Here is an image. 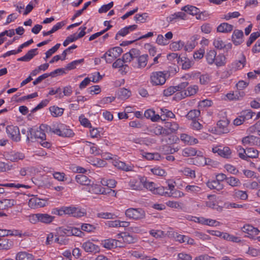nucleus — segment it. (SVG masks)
<instances>
[{"mask_svg": "<svg viewBox=\"0 0 260 260\" xmlns=\"http://www.w3.org/2000/svg\"><path fill=\"white\" fill-rule=\"evenodd\" d=\"M201 114L199 110H191L187 114L186 117L190 120H196V119Z\"/></svg>", "mask_w": 260, "mask_h": 260, "instance_id": "c9c22d12", "label": "nucleus"}, {"mask_svg": "<svg viewBox=\"0 0 260 260\" xmlns=\"http://www.w3.org/2000/svg\"><path fill=\"white\" fill-rule=\"evenodd\" d=\"M60 46V44L57 43L52 48L48 50L46 53V58H48L50 57L53 53H54L59 48Z\"/></svg>", "mask_w": 260, "mask_h": 260, "instance_id": "e2e57ef3", "label": "nucleus"}, {"mask_svg": "<svg viewBox=\"0 0 260 260\" xmlns=\"http://www.w3.org/2000/svg\"><path fill=\"white\" fill-rule=\"evenodd\" d=\"M150 170L153 174L157 176H165L166 174V171L160 167H155L151 169Z\"/></svg>", "mask_w": 260, "mask_h": 260, "instance_id": "5fc2aeb1", "label": "nucleus"}, {"mask_svg": "<svg viewBox=\"0 0 260 260\" xmlns=\"http://www.w3.org/2000/svg\"><path fill=\"white\" fill-rule=\"evenodd\" d=\"M246 159L248 161V158H256L258 157V152L253 148H247Z\"/></svg>", "mask_w": 260, "mask_h": 260, "instance_id": "72a5a7b5", "label": "nucleus"}, {"mask_svg": "<svg viewBox=\"0 0 260 260\" xmlns=\"http://www.w3.org/2000/svg\"><path fill=\"white\" fill-rule=\"evenodd\" d=\"M16 204V201L12 199H5L0 201V210H5L11 208Z\"/></svg>", "mask_w": 260, "mask_h": 260, "instance_id": "a878e982", "label": "nucleus"}, {"mask_svg": "<svg viewBox=\"0 0 260 260\" xmlns=\"http://www.w3.org/2000/svg\"><path fill=\"white\" fill-rule=\"evenodd\" d=\"M123 242L126 244H132L136 242V239L133 236L127 234L126 233H123V236H122Z\"/></svg>", "mask_w": 260, "mask_h": 260, "instance_id": "c03bdc74", "label": "nucleus"}, {"mask_svg": "<svg viewBox=\"0 0 260 260\" xmlns=\"http://www.w3.org/2000/svg\"><path fill=\"white\" fill-rule=\"evenodd\" d=\"M186 15L184 12H178L170 15L168 18L169 19V21L170 22H172L174 21L175 19L178 18L185 20L186 19Z\"/></svg>", "mask_w": 260, "mask_h": 260, "instance_id": "c756f323", "label": "nucleus"}, {"mask_svg": "<svg viewBox=\"0 0 260 260\" xmlns=\"http://www.w3.org/2000/svg\"><path fill=\"white\" fill-rule=\"evenodd\" d=\"M181 10L190 15H196L197 19L205 20L207 17V13L205 11L201 12L199 9L191 5L185 6L181 8Z\"/></svg>", "mask_w": 260, "mask_h": 260, "instance_id": "f03ea898", "label": "nucleus"}, {"mask_svg": "<svg viewBox=\"0 0 260 260\" xmlns=\"http://www.w3.org/2000/svg\"><path fill=\"white\" fill-rule=\"evenodd\" d=\"M39 128L41 129V131H42L44 132V134L45 133H53L54 134V131L55 129H56V127L54 125L52 127L46 124H42L40 125Z\"/></svg>", "mask_w": 260, "mask_h": 260, "instance_id": "ea45409f", "label": "nucleus"}, {"mask_svg": "<svg viewBox=\"0 0 260 260\" xmlns=\"http://www.w3.org/2000/svg\"><path fill=\"white\" fill-rule=\"evenodd\" d=\"M46 134H44V132L41 131L39 127L37 129L29 128L27 131V141H33L34 140L36 139H40L43 141L46 140Z\"/></svg>", "mask_w": 260, "mask_h": 260, "instance_id": "7ed1b4c3", "label": "nucleus"}, {"mask_svg": "<svg viewBox=\"0 0 260 260\" xmlns=\"http://www.w3.org/2000/svg\"><path fill=\"white\" fill-rule=\"evenodd\" d=\"M148 17V14L146 13H144L142 14H136L134 17V19L136 21H139L141 23H144L146 21Z\"/></svg>", "mask_w": 260, "mask_h": 260, "instance_id": "052dcab7", "label": "nucleus"}, {"mask_svg": "<svg viewBox=\"0 0 260 260\" xmlns=\"http://www.w3.org/2000/svg\"><path fill=\"white\" fill-rule=\"evenodd\" d=\"M81 229L83 231L90 233L94 231V230L95 229V227L92 224L88 223H83L81 226Z\"/></svg>", "mask_w": 260, "mask_h": 260, "instance_id": "bf43d9fd", "label": "nucleus"}, {"mask_svg": "<svg viewBox=\"0 0 260 260\" xmlns=\"http://www.w3.org/2000/svg\"><path fill=\"white\" fill-rule=\"evenodd\" d=\"M49 110L52 116L55 117L61 116L64 111L63 109L55 106L50 107Z\"/></svg>", "mask_w": 260, "mask_h": 260, "instance_id": "c85d7f7f", "label": "nucleus"}, {"mask_svg": "<svg viewBox=\"0 0 260 260\" xmlns=\"http://www.w3.org/2000/svg\"><path fill=\"white\" fill-rule=\"evenodd\" d=\"M243 32L241 30L235 29L232 35V41L235 45L241 44L243 41Z\"/></svg>", "mask_w": 260, "mask_h": 260, "instance_id": "2eb2a0df", "label": "nucleus"}, {"mask_svg": "<svg viewBox=\"0 0 260 260\" xmlns=\"http://www.w3.org/2000/svg\"><path fill=\"white\" fill-rule=\"evenodd\" d=\"M253 114H255V113L252 112L250 110H246L243 111L241 113V115L244 119V120L245 121L251 119Z\"/></svg>", "mask_w": 260, "mask_h": 260, "instance_id": "13d9d810", "label": "nucleus"}, {"mask_svg": "<svg viewBox=\"0 0 260 260\" xmlns=\"http://www.w3.org/2000/svg\"><path fill=\"white\" fill-rule=\"evenodd\" d=\"M213 45L216 48L219 50H221L226 47L225 44L220 38L215 39L213 42Z\"/></svg>", "mask_w": 260, "mask_h": 260, "instance_id": "0e129e2a", "label": "nucleus"}, {"mask_svg": "<svg viewBox=\"0 0 260 260\" xmlns=\"http://www.w3.org/2000/svg\"><path fill=\"white\" fill-rule=\"evenodd\" d=\"M7 159L11 161L15 162L19 160H22L25 158L24 153L18 151H11L6 155Z\"/></svg>", "mask_w": 260, "mask_h": 260, "instance_id": "9b49d317", "label": "nucleus"}, {"mask_svg": "<svg viewBox=\"0 0 260 260\" xmlns=\"http://www.w3.org/2000/svg\"><path fill=\"white\" fill-rule=\"evenodd\" d=\"M86 215V212L84 209L76 207L74 211L72 216L74 217H81Z\"/></svg>", "mask_w": 260, "mask_h": 260, "instance_id": "680f3d73", "label": "nucleus"}, {"mask_svg": "<svg viewBox=\"0 0 260 260\" xmlns=\"http://www.w3.org/2000/svg\"><path fill=\"white\" fill-rule=\"evenodd\" d=\"M6 133L8 137L14 142H19L21 140V136L19 127L12 125H8L6 127Z\"/></svg>", "mask_w": 260, "mask_h": 260, "instance_id": "39448f33", "label": "nucleus"}, {"mask_svg": "<svg viewBox=\"0 0 260 260\" xmlns=\"http://www.w3.org/2000/svg\"><path fill=\"white\" fill-rule=\"evenodd\" d=\"M82 247L87 252H96L99 251V247L93 243L87 241L83 243Z\"/></svg>", "mask_w": 260, "mask_h": 260, "instance_id": "a211bd4d", "label": "nucleus"}, {"mask_svg": "<svg viewBox=\"0 0 260 260\" xmlns=\"http://www.w3.org/2000/svg\"><path fill=\"white\" fill-rule=\"evenodd\" d=\"M113 165L118 169L125 172L133 171L134 166L133 165L126 164L123 161L116 160L113 162Z\"/></svg>", "mask_w": 260, "mask_h": 260, "instance_id": "f3484780", "label": "nucleus"}, {"mask_svg": "<svg viewBox=\"0 0 260 260\" xmlns=\"http://www.w3.org/2000/svg\"><path fill=\"white\" fill-rule=\"evenodd\" d=\"M39 222L46 224L51 223L54 219V216L47 213H39Z\"/></svg>", "mask_w": 260, "mask_h": 260, "instance_id": "bb28decb", "label": "nucleus"}, {"mask_svg": "<svg viewBox=\"0 0 260 260\" xmlns=\"http://www.w3.org/2000/svg\"><path fill=\"white\" fill-rule=\"evenodd\" d=\"M16 260H34V256L26 251L18 252L15 256Z\"/></svg>", "mask_w": 260, "mask_h": 260, "instance_id": "412c9836", "label": "nucleus"}, {"mask_svg": "<svg viewBox=\"0 0 260 260\" xmlns=\"http://www.w3.org/2000/svg\"><path fill=\"white\" fill-rule=\"evenodd\" d=\"M120 241L113 239H106L102 242L103 246L108 249H111L116 247H122L123 245L119 244Z\"/></svg>", "mask_w": 260, "mask_h": 260, "instance_id": "1a4fd4ad", "label": "nucleus"}, {"mask_svg": "<svg viewBox=\"0 0 260 260\" xmlns=\"http://www.w3.org/2000/svg\"><path fill=\"white\" fill-rule=\"evenodd\" d=\"M194 162H196L198 165L204 166L208 165L207 159L203 156H199L198 154L197 156L194 158Z\"/></svg>", "mask_w": 260, "mask_h": 260, "instance_id": "864d4df0", "label": "nucleus"}, {"mask_svg": "<svg viewBox=\"0 0 260 260\" xmlns=\"http://www.w3.org/2000/svg\"><path fill=\"white\" fill-rule=\"evenodd\" d=\"M185 190L188 192L197 193L201 191V188L195 185H188L185 188Z\"/></svg>", "mask_w": 260, "mask_h": 260, "instance_id": "a18cd8bd", "label": "nucleus"}, {"mask_svg": "<svg viewBox=\"0 0 260 260\" xmlns=\"http://www.w3.org/2000/svg\"><path fill=\"white\" fill-rule=\"evenodd\" d=\"M226 58L222 54H219L215 57V63L217 67H221L225 64Z\"/></svg>", "mask_w": 260, "mask_h": 260, "instance_id": "58836bf2", "label": "nucleus"}, {"mask_svg": "<svg viewBox=\"0 0 260 260\" xmlns=\"http://www.w3.org/2000/svg\"><path fill=\"white\" fill-rule=\"evenodd\" d=\"M84 62V59L82 58L79 60H76L72 61L68 63L66 67L65 70H71L75 69L77 66L83 63Z\"/></svg>", "mask_w": 260, "mask_h": 260, "instance_id": "79ce46f5", "label": "nucleus"}, {"mask_svg": "<svg viewBox=\"0 0 260 260\" xmlns=\"http://www.w3.org/2000/svg\"><path fill=\"white\" fill-rule=\"evenodd\" d=\"M246 63V57L243 54L238 60H236L231 64V69L233 71H237L243 69Z\"/></svg>", "mask_w": 260, "mask_h": 260, "instance_id": "ddd939ff", "label": "nucleus"}, {"mask_svg": "<svg viewBox=\"0 0 260 260\" xmlns=\"http://www.w3.org/2000/svg\"><path fill=\"white\" fill-rule=\"evenodd\" d=\"M148 57L147 54L140 55L137 58V67L138 68H144L147 63Z\"/></svg>", "mask_w": 260, "mask_h": 260, "instance_id": "cd10ccee", "label": "nucleus"}, {"mask_svg": "<svg viewBox=\"0 0 260 260\" xmlns=\"http://www.w3.org/2000/svg\"><path fill=\"white\" fill-rule=\"evenodd\" d=\"M234 196L235 198L243 200H246L248 198V195L246 191L240 190H235L234 192Z\"/></svg>", "mask_w": 260, "mask_h": 260, "instance_id": "09e8293b", "label": "nucleus"}, {"mask_svg": "<svg viewBox=\"0 0 260 260\" xmlns=\"http://www.w3.org/2000/svg\"><path fill=\"white\" fill-rule=\"evenodd\" d=\"M83 190H87L88 192L95 193V194H100V193H104V191L102 190L101 188V186L97 184H90L88 185L87 186H84L83 188Z\"/></svg>", "mask_w": 260, "mask_h": 260, "instance_id": "6ab92c4d", "label": "nucleus"}, {"mask_svg": "<svg viewBox=\"0 0 260 260\" xmlns=\"http://www.w3.org/2000/svg\"><path fill=\"white\" fill-rule=\"evenodd\" d=\"M131 92L124 88H120L117 92L118 96L121 99H126L131 96Z\"/></svg>", "mask_w": 260, "mask_h": 260, "instance_id": "473e14b6", "label": "nucleus"}, {"mask_svg": "<svg viewBox=\"0 0 260 260\" xmlns=\"http://www.w3.org/2000/svg\"><path fill=\"white\" fill-rule=\"evenodd\" d=\"M46 201L38 198H31L28 202L29 207L34 208L43 207L46 206Z\"/></svg>", "mask_w": 260, "mask_h": 260, "instance_id": "f8f14e48", "label": "nucleus"}, {"mask_svg": "<svg viewBox=\"0 0 260 260\" xmlns=\"http://www.w3.org/2000/svg\"><path fill=\"white\" fill-rule=\"evenodd\" d=\"M166 189H167V188L163 186L156 187V188L153 193L159 194L160 196H165L168 197L173 196V193L170 194L171 192H168V191L165 190Z\"/></svg>", "mask_w": 260, "mask_h": 260, "instance_id": "f704fd0d", "label": "nucleus"}, {"mask_svg": "<svg viewBox=\"0 0 260 260\" xmlns=\"http://www.w3.org/2000/svg\"><path fill=\"white\" fill-rule=\"evenodd\" d=\"M229 121L228 120H221L217 122V126L219 132L222 134H226L229 132L228 128Z\"/></svg>", "mask_w": 260, "mask_h": 260, "instance_id": "aec40b11", "label": "nucleus"}, {"mask_svg": "<svg viewBox=\"0 0 260 260\" xmlns=\"http://www.w3.org/2000/svg\"><path fill=\"white\" fill-rule=\"evenodd\" d=\"M58 234L60 235L61 236H71V226H67V227H60L58 229Z\"/></svg>", "mask_w": 260, "mask_h": 260, "instance_id": "8fccbe9b", "label": "nucleus"}, {"mask_svg": "<svg viewBox=\"0 0 260 260\" xmlns=\"http://www.w3.org/2000/svg\"><path fill=\"white\" fill-rule=\"evenodd\" d=\"M216 54L217 53L214 50H211L207 53L206 57L209 64H212L214 62Z\"/></svg>", "mask_w": 260, "mask_h": 260, "instance_id": "7c9ffc66", "label": "nucleus"}, {"mask_svg": "<svg viewBox=\"0 0 260 260\" xmlns=\"http://www.w3.org/2000/svg\"><path fill=\"white\" fill-rule=\"evenodd\" d=\"M116 181L114 179L106 180L103 179L101 183L103 185L107 186L109 188H114L116 186Z\"/></svg>", "mask_w": 260, "mask_h": 260, "instance_id": "49530a36", "label": "nucleus"}, {"mask_svg": "<svg viewBox=\"0 0 260 260\" xmlns=\"http://www.w3.org/2000/svg\"><path fill=\"white\" fill-rule=\"evenodd\" d=\"M237 150L238 152V155L239 157L243 159H246V153H247V148L244 149L241 146H238L237 147Z\"/></svg>", "mask_w": 260, "mask_h": 260, "instance_id": "de8ad7c7", "label": "nucleus"}, {"mask_svg": "<svg viewBox=\"0 0 260 260\" xmlns=\"http://www.w3.org/2000/svg\"><path fill=\"white\" fill-rule=\"evenodd\" d=\"M165 127L172 133H176L179 127L178 124L176 122H166Z\"/></svg>", "mask_w": 260, "mask_h": 260, "instance_id": "2f4dec72", "label": "nucleus"}, {"mask_svg": "<svg viewBox=\"0 0 260 260\" xmlns=\"http://www.w3.org/2000/svg\"><path fill=\"white\" fill-rule=\"evenodd\" d=\"M143 185V187H145L146 188L149 189L153 193H154L156 188V185L154 183L152 182L146 181L144 178Z\"/></svg>", "mask_w": 260, "mask_h": 260, "instance_id": "3c124183", "label": "nucleus"}, {"mask_svg": "<svg viewBox=\"0 0 260 260\" xmlns=\"http://www.w3.org/2000/svg\"><path fill=\"white\" fill-rule=\"evenodd\" d=\"M248 131L250 133L260 136V121L249 127Z\"/></svg>", "mask_w": 260, "mask_h": 260, "instance_id": "4c0bfd02", "label": "nucleus"}, {"mask_svg": "<svg viewBox=\"0 0 260 260\" xmlns=\"http://www.w3.org/2000/svg\"><path fill=\"white\" fill-rule=\"evenodd\" d=\"M226 182L229 185L233 187L238 186L241 185L240 180L234 177H228Z\"/></svg>", "mask_w": 260, "mask_h": 260, "instance_id": "a19ab883", "label": "nucleus"}, {"mask_svg": "<svg viewBox=\"0 0 260 260\" xmlns=\"http://www.w3.org/2000/svg\"><path fill=\"white\" fill-rule=\"evenodd\" d=\"M150 79V82L153 85H161L166 82V74L161 71L152 72Z\"/></svg>", "mask_w": 260, "mask_h": 260, "instance_id": "20e7f679", "label": "nucleus"}, {"mask_svg": "<svg viewBox=\"0 0 260 260\" xmlns=\"http://www.w3.org/2000/svg\"><path fill=\"white\" fill-rule=\"evenodd\" d=\"M38 49H32L29 50L23 56L17 59L18 61H28L31 60L37 54Z\"/></svg>", "mask_w": 260, "mask_h": 260, "instance_id": "4be33fe9", "label": "nucleus"}, {"mask_svg": "<svg viewBox=\"0 0 260 260\" xmlns=\"http://www.w3.org/2000/svg\"><path fill=\"white\" fill-rule=\"evenodd\" d=\"M112 27V25H109L108 28H106L105 29L100 31L96 32L93 35H92L89 38V41H91L97 38L98 37L101 36V35H103L105 32L107 31L109 29H110Z\"/></svg>", "mask_w": 260, "mask_h": 260, "instance_id": "4d7b16f0", "label": "nucleus"}, {"mask_svg": "<svg viewBox=\"0 0 260 260\" xmlns=\"http://www.w3.org/2000/svg\"><path fill=\"white\" fill-rule=\"evenodd\" d=\"M184 46V43L181 42V41H179L178 42H174L170 44V48L174 50V51H177L181 50L182 47Z\"/></svg>", "mask_w": 260, "mask_h": 260, "instance_id": "603ef678", "label": "nucleus"}, {"mask_svg": "<svg viewBox=\"0 0 260 260\" xmlns=\"http://www.w3.org/2000/svg\"><path fill=\"white\" fill-rule=\"evenodd\" d=\"M122 52V49L120 47H115L110 49L107 51L109 57V58L107 59V63H111L115 59L119 57Z\"/></svg>", "mask_w": 260, "mask_h": 260, "instance_id": "0eeeda50", "label": "nucleus"}, {"mask_svg": "<svg viewBox=\"0 0 260 260\" xmlns=\"http://www.w3.org/2000/svg\"><path fill=\"white\" fill-rule=\"evenodd\" d=\"M97 217L103 219H114L117 216L111 212H100L97 214Z\"/></svg>", "mask_w": 260, "mask_h": 260, "instance_id": "37998d69", "label": "nucleus"}, {"mask_svg": "<svg viewBox=\"0 0 260 260\" xmlns=\"http://www.w3.org/2000/svg\"><path fill=\"white\" fill-rule=\"evenodd\" d=\"M49 103V101L48 100H45L42 101L40 103H39L36 107L33 108L31 110V113H35L38 110L41 109L44 107L46 106Z\"/></svg>", "mask_w": 260, "mask_h": 260, "instance_id": "69168bd1", "label": "nucleus"}, {"mask_svg": "<svg viewBox=\"0 0 260 260\" xmlns=\"http://www.w3.org/2000/svg\"><path fill=\"white\" fill-rule=\"evenodd\" d=\"M259 37H260V32H252L247 41L246 44L248 47L250 46L251 44Z\"/></svg>", "mask_w": 260, "mask_h": 260, "instance_id": "6e6d98bb", "label": "nucleus"}, {"mask_svg": "<svg viewBox=\"0 0 260 260\" xmlns=\"http://www.w3.org/2000/svg\"><path fill=\"white\" fill-rule=\"evenodd\" d=\"M242 230L243 232L248 234V235L246 236L247 237L251 239H253L259 233V230L257 228H254L250 224L244 225L242 228Z\"/></svg>", "mask_w": 260, "mask_h": 260, "instance_id": "9d476101", "label": "nucleus"}, {"mask_svg": "<svg viewBox=\"0 0 260 260\" xmlns=\"http://www.w3.org/2000/svg\"><path fill=\"white\" fill-rule=\"evenodd\" d=\"M258 139V138L254 136H249L243 138L242 141L244 145H252L255 141H257Z\"/></svg>", "mask_w": 260, "mask_h": 260, "instance_id": "e433bc0d", "label": "nucleus"}, {"mask_svg": "<svg viewBox=\"0 0 260 260\" xmlns=\"http://www.w3.org/2000/svg\"><path fill=\"white\" fill-rule=\"evenodd\" d=\"M233 28V26L228 23H221L217 28V31L220 32L228 33L231 32Z\"/></svg>", "mask_w": 260, "mask_h": 260, "instance_id": "393cba45", "label": "nucleus"}, {"mask_svg": "<svg viewBox=\"0 0 260 260\" xmlns=\"http://www.w3.org/2000/svg\"><path fill=\"white\" fill-rule=\"evenodd\" d=\"M198 86L196 85H191L187 88L186 90L178 93L176 94H180L181 98H184L186 96H190L194 95L198 91Z\"/></svg>", "mask_w": 260, "mask_h": 260, "instance_id": "4468645a", "label": "nucleus"}, {"mask_svg": "<svg viewBox=\"0 0 260 260\" xmlns=\"http://www.w3.org/2000/svg\"><path fill=\"white\" fill-rule=\"evenodd\" d=\"M76 181L85 186H87L90 183V180L85 175L83 174H78L76 176Z\"/></svg>", "mask_w": 260, "mask_h": 260, "instance_id": "b1692460", "label": "nucleus"}, {"mask_svg": "<svg viewBox=\"0 0 260 260\" xmlns=\"http://www.w3.org/2000/svg\"><path fill=\"white\" fill-rule=\"evenodd\" d=\"M54 134L63 137H71L74 136L73 131L69 128L66 125L60 124L59 126L56 127L54 131Z\"/></svg>", "mask_w": 260, "mask_h": 260, "instance_id": "423d86ee", "label": "nucleus"}, {"mask_svg": "<svg viewBox=\"0 0 260 260\" xmlns=\"http://www.w3.org/2000/svg\"><path fill=\"white\" fill-rule=\"evenodd\" d=\"M207 186L211 189H216L217 190H220L223 188V184L216 180L212 181H208L207 183Z\"/></svg>", "mask_w": 260, "mask_h": 260, "instance_id": "5701e85b", "label": "nucleus"}, {"mask_svg": "<svg viewBox=\"0 0 260 260\" xmlns=\"http://www.w3.org/2000/svg\"><path fill=\"white\" fill-rule=\"evenodd\" d=\"M143 178H141L140 180L133 179L130 180L128 185L132 189L137 190H142L143 188Z\"/></svg>", "mask_w": 260, "mask_h": 260, "instance_id": "dca6fc26", "label": "nucleus"}, {"mask_svg": "<svg viewBox=\"0 0 260 260\" xmlns=\"http://www.w3.org/2000/svg\"><path fill=\"white\" fill-rule=\"evenodd\" d=\"M156 43L159 45H167L169 44V41L165 39L162 35H158L156 40Z\"/></svg>", "mask_w": 260, "mask_h": 260, "instance_id": "774afa93", "label": "nucleus"}, {"mask_svg": "<svg viewBox=\"0 0 260 260\" xmlns=\"http://www.w3.org/2000/svg\"><path fill=\"white\" fill-rule=\"evenodd\" d=\"M212 151L213 153H217L219 156L225 158H230L232 153L231 149L228 147H216L213 148Z\"/></svg>", "mask_w": 260, "mask_h": 260, "instance_id": "6e6552de", "label": "nucleus"}, {"mask_svg": "<svg viewBox=\"0 0 260 260\" xmlns=\"http://www.w3.org/2000/svg\"><path fill=\"white\" fill-rule=\"evenodd\" d=\"M126 217L134 220H141L145 217L146 213L142 208H129L125 211Z\"/></svg>", "mask_w": 260, "mask_h": 260, "instance_id": "f257e3e1", "label": "nucleus"}, {"mask_svg": "<svg viewBox=\"0 0 260 260\" xmlns=\"http://www.w3.org/2000/svg\"><path fill=\"white\" fill-rule=\"evenodd\" d=\"M183 174L186 176L189 177L191 178H196V173L194 170L190 169L189 168H185L182 171Z\"/></svg>", "mask_w": 260, "mask_h": 260, "instance_id": "338daca9", "label": "nucleus"}]
</instances>
